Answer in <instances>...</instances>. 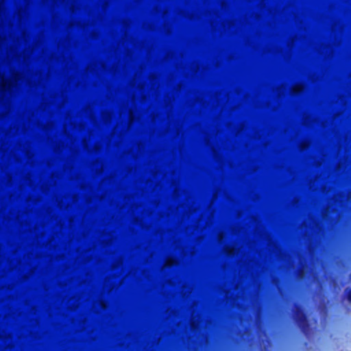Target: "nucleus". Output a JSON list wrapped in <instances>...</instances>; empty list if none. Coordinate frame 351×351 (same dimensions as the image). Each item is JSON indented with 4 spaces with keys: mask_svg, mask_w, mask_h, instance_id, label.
<instances>
[{
    "mask_svg": "<svg viewBox=\"0 0 351 351\" xmlns=\"http://www.w3.org/2000/svg\"><path fill=\"white\" fill-rule=\"evenodd\" d=\"M293 319L303 332H306L309 328V324L306 313L300 305H295L293 311Z\"/></svg>",
    "mask_w": 351,
    "mask_h": 351,
    "instance_id": "obj_1",
    "label": "nucleus"
},
{
    "mask_svg": "<svg viewBox=\"0 0 351 351\" xmlns=\"http://www.w3.org/2000/svg\"><path fill=\"white\" fill-rule=\"evenodd\" d=\"M343 298L351 303V287H347L344 289Z\"/></svg>",
    "mask_w": 351,
    "mask_h": 351,
    "instance_id": "obj_2",
    "label": "nucleus"
}]
</instances>
